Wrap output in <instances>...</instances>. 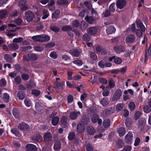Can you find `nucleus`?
<instances>
[{
  "mask_svg": "<svg viewBox=\"0 0 151 151\" xmlns=\"http://www.w3.org/2000/svg\"><path fill=\"white\" fill-rule=\"evenodd\" d=\"M32 39L34 41L42 42L49 41L50 37L46 34H42L33 36Z\"/></svg>",
  "mask_w": 151,
  "mask_h": 151,
  "instance_id": "1",
  "label": "nucleus"
},
{
  "mask_svg": "<svg viewBox=\"0 0 151 151\" xmlns=\"http://www.w3.org/2000/svg\"><path fill=\"white\" fill-rule=\"evenodd\" d=\"M35 17V14L32 11H28L25 12L24 18L27 22H30L32 21Z\"/></svg>",
  "mask_w": 151,
  "mask_h": 151,
  "instance_id": "2",
  "label": "nucleus"
},
{
  "mask_svg": "<svg viewBox=\"0 0 151 151\" xmlns=\"http://www.w3.org/2000/svg\"><path fill=\"white\" fill-rule=\"evenodd\" d=\"M27 1L26 0H21L18 4L19 6L22 10H26L28 9L27 6Z\"/></svg>",
  "mask_w": 151,
  "mask_h": 151,
  "instance_id": "3",
  "label": "nucleus"
},
{
  "mask_svg": "<svg viewBox=\"0 0 151 151\" xmlns=\"http://www.w3.org/2000/svg\"><path fill=\"white\" fill-rule=\"evenodd\" d=\"M122 92L120 89H118L114 93L112 99V101H114L119 99L122 96Z\"/></svg>",
  "mask_w": 151,
  "mask_h": 151,
  "instance_id": "4",
  "label": "nucleus"
},
{
  "mask_svg": "<svg viewBox=\"0 0 151 151\" xmlns=\"http://www.w3.org/2000/svg\"><path fill=\"white\" fill-rule=\"evenodd\" d=\"M127 4L125 0H118L116 2V6L120 9H122Z\"/></svg>",
  "mask_w": 151,
  "mask_h": 151,
  "instance_id": "5",
  "label": "nucleus"
},
{
  "mask_svg": "<svg viewBox=\"0 0 151 151\" xmlns=\"http://www.w3.org/2000/svg\"><path fill=\"white\" fill-rule=\"evenodd\" d=\"M134 138V136L132 133L129 132L125 136V140L126 142L128 143H131Z\"/></svg>",
  "mask_w": 151,
  "mask_h": 151,
  "instance_id": "6",
  "label": "nucleus"
},
{
  "mask_svg": "<svg viewBox=\"0 0 151 151\" xmlns=\"http://www.w3.org/2000/svg\"><path fill=\"white\" fill-rule=\"evenodd\" d=\"M26 148V151H37V149L36 146L32 144H27Z\"/></svg>",
  "mask_w": 151,
  "mask_h": 151,
  "instance_id": "7",
  "label": "nucleus"
},
{
  "mask_svg": "<svg viewBox=\"0 0 151 151\" xmlns=\"http://www.w3.org/2000/svg\"><path fill=\"white\" fill-rule=\"evenodd\" d=\"M77 130L78 132L83 133L84 130V123L83 122H79L78 124Z\"/></svg>",
  "mask_w": 151,
  "mask_h": 151,
  "instance_id": "8",
  "label": "nucleus"
},
{
  "mask_svg": "<svg viewBox=\"0 0 151 151\" xmlns=\"http://www.w3.org/2000/svg\"><path fill=\"white\" fill-rule=\"evenodd\" d=\"M136 22L137 27L140 28L142 31H145V28L142 22L139 20H137Z\"/></svg>",
  "mask_w": 151,
  "mask_h": 151,
  "instance_id": "9",
  "label": "nucleus"
},
{
  "mask_svg": "<svg viewBox=\"0 0 151 151\" xmlns=\"http://www.w3.org/2000/svg\"><path fill=\"white\" fill-rule=\"evenodd\" d=\"M18 128L22 130H26L29 129V127L28 124L22 122L19 124Z\"/></svg>",
  "mask_w": 151,
  "mask_h": 151,
  "instance_id": "10",
  "label": "nucleus"
},
{
  "mask_svg": "<svg viewBox=\"0 0 151 151\" xmlns=\"http://www.w3.org/2000/svg\"><path fill=\"white\" fill-rule=\"evenodd\" d=\"M87 32L91 35H94L97 32V29L94 27H91L87 30Z\"/></svg>",
  "mask_w": 151,
  "mask_h": 151,
  "instance_id": "11",
  "label": "nucleus"
},
{
  "mask_svg": "<svg viewBox=\"0 0 151 151\" xmlns=\"http://www.w3.org/2000/svg\"><path fill=\"white\" fill-rule=\"evenodd\" d=\"M146 123L145 119L144 118L140 119L139 120L138 127L139 128L142 129L145 126Z\"/></svg>",
  "mask_w": 151,
  "mask_h": 151,
  "instance_id": "12",
  "label": "nucleus"
},
{
  "mask_svg": "<svg viewBox=\"0 0 151 151\" xmlns=\"http://www.w3.org/2000/svg\"><path fill=\"white\" fill-rule=\"evenodd\" d=\"M44 140L45 142H49L51 141L52 134L51 133L48 132L46 133L43 137Z\"/></svg>",
  "mask_w": 151,
  "mask_h": 151,
  "instance_id": "13",
  "label": "nucleus"
},
{
  "mask_svg": "<svg viewBox=\"0 0 151 151\" xmlns=\"http://www.w3.org/2000/svg\"><path fill=\"white\" fill-rule=\"evenodd\" d=\"M135 40V37L133 35H129L127 36L125 40L127 42H132Z\"/></svg>",
  "mask_w": 151,
  "mask_h": 151,
  "instance_id": "14",
  "label": "nucleus"
},
{
  "mask_svg": "<svg viewBox=\"0 0 151 151\" xmlns=\"http://www.w3.org/2000/svg\"><path fill=\"white\" fill-rule=\"evenodd\" d=\"M106 31L107 34H111L115 32L116 29L114 27L110 26L106 29Z\"/></svg>",
  "mask_w": 151,
  "mask_h": 151,
  "instance_id": "15",
  "label": "nucleus"
},
{
  "mask_svg": "<svg viewBox=\"0 0 151 151\" xmlns=\"http://www.w3.org/2000/svg\"><path fill=\"white\" fill-rule=\"evenodd\" d=\"M80 114V113L79 111L73 112L70 113V117L72 119H75Z\"/></svg>",
  "mask_w": 151,
  "mask_h": 151,
  "instance_id": "16",
  "label": "nucleus"
},
{
  "mask_svg": "<svg viewBox=\"0 0 151 151\" xmlns=\"http://www.w3.org/2000/svg\"><path fill=\"white\" fill-rule=\"evenodd\" d=\"M114 50L117 53H120L125 50V48L122 46H116L114 47Z\"/></svg>",
  "mask_w": 151,
  "mask_h": 151,
  "instance_id": "17",
  "label": "nucleus"
},
{
  "mask_svg": "<svg viewBox=\"0 0 151 151\" xmlns=\"http://www.w3.org/2000/svg\"><path fill=\"white\" fill-rule=\"evenodd\" d=\"M61 147V143L59 141L55 142L54 144L53 148L55 151H57L59 150Z\"/></svg>",
  "mask_w": 151,
  "mask_h": 151,
  "instance_id": "18",
  "label": "nucleus"
},
{
  "mask_svg": "<svg viewBox=\"0 0 151 151\" xmlns=\"http://www.w3.org/2000/svg\"><path fill=\"white\" fill-rule=\"evenodd\" d=\"M8 14V12L5 10H2L0 11V19L5 18Z\"/></svg>",
  "mask_w": 151,
  "mask_h": 151,
  "instance_id": "19",
  "label": "nucleus"
},
{
  "mask_svg": "<svg viewBox=\"0 0 151 151\" xmlns=\"http://www.w3.org/2000/svg\"><path fill=\"white\" fill-rule=\"evenodd\" d=\"M87 132L90 135H93L95 132V130L92 126L88 127L87 129Z\"/></svg>",
  "mask_w": 151,
  "mask_h": 151,
  "instance_id": "20",
  "label": "nucleus"
},
{
  "mask_svg": "<svg viewBox=\"0 0 151 151\" xmlns=\"http://www.w3.org/2000/svg\"><path fill=\"white\" fill-rule=\"evenodd\" d=\"M29 60H36L38 58V56L35 54L32 53L29 54L28 55Z\"/></svg>",
  "mask_w": 151,
  "mask_h": 151,
  "instance_id": "21",
  "label": "nucleus"
},
{
  "mask_svg": "<svg viewBox=\"0 0 151 151\" xmlns=\"http://www.w3.org/2000/svg\"><path fill=\"white\" fill-rule=\"evenodd\" d=\"M61 122L62 127L64 128L66 127L67 125L66 117L63 116L61 120Z\"/></svg>",
  "mask_w": 151,
  "mask_h": 151,
  "instance_id": "22",
  "label": "nucleus"
},
{
  "mask_svg": "<svg viewBox=\"0 0 151 151\" xmlns=\"http://www.w3.org/2000/svg\"><path fill=\"white\" fill-rule=\"evenodd\" d=\"M85 19L88 23H94L96 20V19L92 17H89L86 16L85 17Z\"/></svg>",
  "mask_w": 151,
  "mask_h": 151,
  "instance_id": "23",
  "label": "nucleus"
},
{
  "mask_svg": "<svg viewBox=\"0 0 151 151\" xmlns=\"http://www.w3.org/2000/svg\"><path fill=\"white\" fill-rule=\"evenodd\" d=\"M117 132L120 137H122L125 134V130L123 128H121L117 130Z\"/></svg>",
  "mask_w": 151,
  "mask_h": 151,
  "instance_id": "24",
  "label": "nucleus"
},
{
  "mask_svg": "<svg viewBox=\"0 0 151 151\" xmlns=\"http://www.w3.org/2000/svg\"><path fill=\"white\" fill-rule=\"evenodd\" d=\"M65 80H64L62 82V83L57 82L55 83V85L57 88H60L61 89L63 88V86L65 85Z\"/></svg>",
  "mask_w": 151,
  "mask_h": 151,
  "instance_id": "25",
  "label": "nucleus"
},
{
  "mask_svg": "<svg viewBox=\"0 0 151 151\" xmlns=\"http://www.w3.org/2000/svg\"><path fill=\"white\" fill-rule=\"evenodd\" d=\"M4 59L7 62L9 63H12L13 61L11 56L9 54H6L4 55Z\"/></svg>",
  "mask_w": 151,
  "mask_h": 151,
  "instance_id": "26",
  "label": "nucleus"
},
{
  "mask_svg": "<svg viewBox=\"0 0 151 151\" xmlns=\"http://www.w3.org/2000/svg\"><path fill=\"white\" fill-rule=\"evenodd\" d=\"M11 132L15 135L16 136L20 137L21 136V134L19 133V131L16 129H13L11 130Z\"/></svg>",
  "mask_w": 151,
  "mask_h": 151,
  "instance_id": "27",
  "label": "nucleus"
},
{
  "mask_svg": "<svg viewBox=\"0 0 151 151\" xmlns=\"http://www.w3.org/2000/svg\"><path fill=\"white\" fill-rule=\"evenodd\" d=\"M43 16L42 17V19H44L48 17L49 16V13L47 10L44 9L42 11Z\"/></svg>",
  "mask_w": 151,
  "mask_h": 151,
  "instance_id": "28",
  "label": "nucleus"
},
{
  "mask_svg": "<svg viewBox=\"0 0 151 151\" xmlns=\"http://www.w3.org/2000/svg\"><path fill=\"white\" fill-rule=\"evenodd\" d=\"M100 103L103 106H106L109 103V100L107 98H104L100 101Z\"/></svg>",
  "mask_w": 151,
  "mask_h": 151,
  "instance_id": "29",
  "label": "nucleus"
},
{
  "mask_svg": "<svg viewBox=\"0 0 151 151\" xmlns=\"http://www.w3.org/2000/svg\"><path fill=\"white\" fill-rule=\"evenodd\" d=\"M124 104L122 103H119L116 104V110L117 112L120 111L123 109Z\"/></svg>",
  "mask_w": 151,
  "mask_h": 151,
  "instance_id": "30",
  "label": "nucleus"
},
{
  "mask_svg": "<svg viewBox=\"0 0 151 151\" xmlns=\"http://www.w3.org/2000/svg\"><path fill=\"white\" fill-rule=\"evenodd\" d=\"M13 114L15 117L16 118H18L20 116L19 110L16 108H14L13 109Z\"/></svg>",
  "mask_w": 151,
  "mask_h": 151,
  "instance_id": "31",
  "label": "nucleus"
},
{
  "mask_svg": "<svg viewBox=\"0 0 151 151\" xmlns=\"http://www.w3.org/2000/svg\"><path fill=\"white\" fill-rule=\"evenodd\" d=\"M110 120L108 119L104 120L103 122V125L105 128L108 127L110 126Z\"/></svg>",
  "mask_w": 151,
  "mask_h": 151,
  "instance_id": "32",
  "label": "nucleus"
},
{
  "mask_svg": "<svg viewBox=\"0 0 151 151\" xmlns=\"http://www.w3.org/2000/svg\"><path fill=\"white\" fill-rule=\"evenodd\" d=\"M9 46L11 49L15 50L18 49L19 47L17 44L14 43H12L10 44Z\"/></svg>",
  "mask_w": 151,
  "mask_h": 151,
  "instance_id": "33",
  "label": "nucleus"
},
{
  "mask_svg": "<svg viewBox=\"0 0 151 151\" xmlns=\"http://www.w3.org/2000/svg\"><path fill=\"white\" fill-rule=\"evenodd\" d=\"M25 105L27 107H30L32 105V103L30 99L29 98H26L24 101Z\"/></svg>",
  "mask_w": 151,
  "mask_h": 151,
  "instance_id": "34",
  "label": "nucleus"
},
{
  "mask_svg": "<svg viewBox=\"0 0 151 151\" xmlns=\"http://www.w3.org/2000/svg\"><path fill=\"white\" fill-rule=\"evenodd\" d=\"M128 107L129 109L131 111L134 110L136 106L135 103L133 102H130L128 104Z\"/></svg>",
  "mask_w": 151,
  "mask_h": 151,
  "instance_id": "35",
  "label": "nucleus"
},
{
  "mask_svg": "<svg viewBox=\"0 0 151 151\" xmlns=\"http://www.w3.org/2000/svg\"><path fill=\"white\" fill-rule=\"evenodd\" d=\"M59 120V118L57 116L54 117L52 120V124L54 126L57 125Z\"/></svg>",
  "mask_w": 151,
  "mask_h": 151,
  "instance_id": "36",
  "label": "nucleus"
},
{
  "mask_svg": "<svg viewBox=\"0 0 151 151\" xmlns=\"http://www.w3.org/2000/svg\"><path fill=\"white\" fill-rule=\"evenodd\" d=\"M61 29L62 31H69L71 30L72 28L70 26H64L62 27Z\"/></svg>",
  "mask_w": 151,
  "mask_h": 151,
  "instance_id": "37",
  "label": "nucleus"
},
{
  "mask_svg": "<svg viewBox=\"0 0 151 151\" xmlns=\"http://www.w3.org/2000/svg\"><path fill=\"white\" fill-rule=\"evenodd\" d=\"M58 55L55 51H52L50 52V56L52 58L54 59H56L58 57Z\"/></svg>",
  "mask_w": 151,
  "mask_h": 151,
  "instance_id": "38",
  "label": "nucleus"
},
{
  "mask_svg": "<svg viewBox=\"0 0 151 151\" xmlns=\"http://www.w3.org/2000/svg\"><path fill=\"white\" fill-rule=\"evenodd\" d=\"M72 54L75 57L79 56L80 54V52L77 50L75 49L71 52Z\"/></svg>",
  "mask_w": 151,
  "mask_h": 151,
  "instance_id": "39",
  "label": "nucleus"
},
{
  "mask_svg": "<svg viewBox=\"0 0 151 151\" xmlns=\"http://www.w3.org/2000/svg\"><path fill=\"white\" fill-rule=\"evenodd\" d=\"M35 108L38 111H41L43 109V107L40 105V104L37 102L35 104Z\"/></svg>",
  "mask_w": 151,
  "mask_h": 151,
  "instance_id": "40",
  "label": "nucleus"
},
{
  "mask_svg": "<svg viewBox=\"0 0 151 151\" xmlns=\"http://www.w3.org/2000/svg\"><path fill=\"white\" fill-rule=\"evenodd\" d=\"M25 96V93L19 91L18 93L17 96L19 99L22 100L23 99Z\"/></svg>",
  "mask_w": 151,
  "mask_h": 151,
  "instance_id": "41",
  "label": "nucleus"
},
{
  "mask_svg": "<svg viewBox=\"0 0 151 151\" xmlns=\"http://www.w3.org/2000/svg\"><path fill=\"white\" fill-rule=\"evenodd\" d=\"M142 114L141 112L139 111H136L134 115V118L135 120H137Z\"/></svg>",
  "mask_w": 151,
  "mask_h": 151,
  "instance_id": "42",
  "label": "nucleus"
},
{
  "mask_svg": "<svg viewBox=\"0 0 151 151\" xmlns=\"http://www.w3.org/2000/svg\"><path fill=\"white\" fill-rule=\"evenodd\" d=\"M83 39L84 41H88L91 39V37L87 34H85L83 35Z\"/></svg>",
  "mask_w": 151,
  "mask_h": 151,
  "instance_id": "43",
  "label": "nucleus"
},
{
  "mask_svg": "<svg viewBox=\"0 0 151 151\" xmlns=\"http://www.w3.org/2000/svg\"><path fill=\"white\" fill-rule=\"evenodd\" d=\"M88 26V25L85 22H82L80 27L82 30H84L86 29Z\"/></svg>",
  "mask_w": 151,
  "mask_h": 151,
  "instance_id": "44",
  "label": "nucleus"
},
{
  "mask_svg": "<svg viewBox=\"0 0 151 151\" xmlns=\"http://www.w3.org/2000/svg\"><path fill=\"white\" fill-rule=\"evenodd\" d=\"M23 39L21 37H19L17 38H14L13 40V42L15 43H20L23 41Z\"/></svg>",
  "mask_w": 151,
  "mask_h": 151,
  "instance_id": "45",
  "label": "nucleus"
},
{
  "mask_svg": "<svg viewBox=\"0 0 151 151\" xmlns=\"http://www.w3.org/2000/svg\"><path fill=\"white\" fill-rule=\"evenodd\" d=\"M68 3L67 0H59L58 1L57 3L59 5L66 4Z\"/></svg>",
  "mask_w": 151,
  "mask_h": 151,
  "instance_id": "46",
  "label": "nucleus"
},
{
  "mask_svg": "<svg viewBox=\"0 0 151 151\" xmlns=\"http://www.w3.org/2000/svg\"><path fill=\"white\" fill-rule=\"evenodd\" d=\"M9 96L6 93H5L3 95V100L4 101L8 102L9 101Z\"/></svg>",
  "mask_w": 151,
  "mask_h": 151,
  "instance_id": "47",
  "label": "nucleus"
},
{
  "mask_svg": "<svg viewBox=\"0 0 151 151\" xmlns=\"http://www.w3.org/2000/svg\"><path fill=\"white\" fill-rule=\"evenodd\" d=\"M98 119V116L97 114H94L92 117V121L93 123H96Z\"/></svg>",
  "mask_w": 151,
  "mask_h": 151,
  "instance_id": "48",
  "label": "nucleus"
},
{
  "mask_svg": "<svg viewBox=\"0 0 151 151\" xmlns=\"http://www.w3.org/2000/svg\"><path fill=\"white\" fill-rule=\"evenodd\" d=\"M114 62L115 63L117 64H119L122 63V60L120 58H115L114 60Z\"/></svg>",
  "mask_w": 151,
  "mask_h": 151,
  "instance_id": "49",
  "label": "nucleus"
},
{
  "mask_svg": "<svg viewBox=\"0 0 151 151\" xmlns=\"http://www.w3.org/2000/svg\"><path fill=\"white\" fill-rule=\"evenodd\" d=\"M60 13V12L58 10L56 11L52 15V18L55 19L57 17Z\"/></svg>",
  "mask_w": 151,
  "mask_h": 151,
  "instance_id": "50",
  "label": "nucleus"
},
{
  "mask_svg": "<svg viewBox=\"0 0 151 151\" xmlns=\"http://www.w3.org/2000/svg\"><path fill=\"white\" fill-rule=\"evenodd\" d=\"M90 57L93 60H96L97 59V57L96 54L94 52H91L90 55Z\"/></svg>",
  "mask_w": 151,
  "mask_h": 151,
  "instance_id": "51",
  "label": "nucleus"
},
{
  "mask_svg": "<svg viewBox=\"0 0 151 151\" xmlns=\"http://www.w3.org/2000/svg\"><path fill=\"white\" fill-rule=\"evenodd\" d=\"M88 13V11L87 10H83L81 11L79 13V16L82 17H83L86 14Z\"/></svg>",
  "mask_w": 151,
  "mask_h": 151,
  "instance_id": "52",
  "label": "nucleus"
},
{
  "mask_svg": "<svg viewBox=\"0 0 151 151\" xmlns=\"http://www.w3.org/2000/svg\"><path fill=\"white\" fill-rule=\"evenodd\" d=\"M75 134L74 133L72 132L70 133L68 136V139L69 140H72L75 137Z\"/></svg>",
  "mask_w": 151,
  "mask_h": 151,
  "instance_id": "53",
  "label": "nucleus"
},
{
  "mask_svg": "<svg viewBox=\"0 0 151 151\" xmlns=\"http://www.w3.org/2000/svg\"><path fill=\"white\" fill-rule=\"evenodd\" d=\"M148 106H145L143 107V110L146 113H149L151 111V109L150 108L148 107Z\"/></svg>",
  "mask_w": 151,
  "mask_h": 151,
  "instance_id": "54",
  "label": "nucleus"
},
{
  "mask_svg": "<svg viewBox=\"0 0 151 151\" xmlns=\"http://www.w3.org/2000/svg\"><path fill=\"white\" fill-rule=\"evenodd\" d=\"M32 93L35 96H37L40 94V91L38 90H34L32 91Z\"/></svg>",
  "mask_w": 151,
  "mask_h": 151,
  "instance_id": "55",
  "label": "nucleus"
},
{
  "mask_svg": "<svg viewBox=\"0 0 151 151\" xmlns=\"http://www.w3.org/2000/svg\"><path fill=\"white\" fill-rule=\"evenodd\" d=\"M55 43L54 42H52L51 43H49L45 45L46 47L49 48H51L54 47L55 45Z\"/></svg>",
  "mask_w": 151,
  "mask_h": 151,
  "instance_id": "56",
  "label": "nucleus"
},
{
  "mask_svg": "<svg viewBox=\"0 0 151 151\" xmlns=\"http://www.w3.org/2000/svg\"><path fill=\"white\" fill-rule=\"evenodd\" d=\"M6 84V81L4 79H2L0 80V86L4 87V86Z\"/></svg>",
  "mask_w": 151,
  "mask_h": 151,
  "instance_id": "57",
  "label": "nucleus"
},
{
  "mask_svg": "<svg viewBox=\"0 0 151 151\" xmlns=\"http://www.w3.org/2000/svg\"><path fill=\"white\" fill-rule=\"evenodd\" d=\"M34 49L35 51L37 52H41L42 51L44 48L43 47L39 46H35L34 47Z\"/></svg>",
  "mask_w": 151,
  "mask_h": 151,
  "instance_id": "58",
  "label": "nucleus"
},
{
  "mask_svg": "<svg viewBox=\"0 0 151 151\" xmlns=\"http://www.w3.org/2000/svg\"><path fill=\"white\" fill-rule=\"evenodd\" d=\"M42 140V137L40 135H38L36 137L35 139V140L37 142H41Z\"/></svg>",
  "mask_w": 151,
  "mask_h": 151,
  "instance_id": "59",
  "label": "nucleus"
},
{
  "mask_svg": "<svg viewBox=\"0 0 151 151\" xmlns=\"http://www.w3.org/2000/svg\"><path fill=\"white\" fill-rule=\"evenodd\" d=\"M73 63L78 66H80L82 65V61L80 60H75L73 61Z\"/></svg>",
  "mask_w": 151,
  "mask_h": 151,
  "instance_id": "60",
  "label": "nucleus"
},
{
  "mask_svg": "<svg viewBox=\"0 0 151 151\" xmlns=\"http://www.w3.org/2000/svg\"><path fill=\"white\" fill-rule=\"evenodd\" d=\"M104 49L100 47L97 46L96 47V50L98 52H101L102 53H104Z\"/></svg>",
  "mask_w": 151,
  "mask_h": 151,
  "instance_id": "61",
  "label": "nucleus"
},
{
  "mask_svg": "<svg viewBox=\"0 0 151 151\" xmlns=\"http://www.w3.org/2000/svg\"><path fill=\"white\" fill-rule=\"evenodd\" d=\"M22 22V20L20 18H19L14 21L13 23L16 24V25H18L21 24Z\"/></svg>",
  "mask_w": 151,
  "mask_h": 151,
  "instance_id": "62",
  "label": "nucleus"
},
{
  "mask_svg": "<svg viewBox=\"0 0 151 151\" xmlns=\"http://www.w3.org/2000/svg\"><path fill=\"white\" fill-rule=\"evenodd\" d=\"M103 14L104 16L105 17H108L111 14L110 11L108 10H106L105 12H103Z\"/></svg>",
  "mask_w": 151,
  "mask_h": 151,
  "instance_id": "63",
  "label": "nucleus"
},
{
  "mask_svg": "<svg viewBox=\"0 0 151 151\" xmlns=\"http://www.w3.org/2000/svg\"><path fill=\"white\" fill-rule=\"evenodd\" d=\"M73 100V97L72 96L69 95L68 96V101L69 103H71Z\"/></svg>",
  "mask_w": 151,
  "mask_h": 151,
  "instance_id": "64",
  "label": "nucleus"
}]
</instances>
